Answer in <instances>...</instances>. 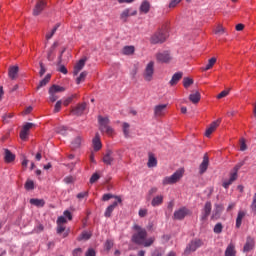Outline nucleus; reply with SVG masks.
<instances>
[{
    "label": "nucleus",
    "instance_id": "nucleus-1",
    "mask_svg": "<svg viewBox=\"0 0 256 256\" xmlns=\"http://www.w3.org/2000/svg\"><path fill=\"white\" fill-rule=\"evenodd\" d=\"M136 233L132 235V242L136 245H143L144 247H151L155 243V238L151 237L147 239V230L140 226H135Z\"/></svg>",
    "mask_w": 256,
    "mask_h": 256
},
{
    "label": "nucleus",
    "instance_id": "nucleus-2",
    "mask_svg": "<svg viewBox=\"0 0 256 256\" xmlns=\"http://www.w3.org/2000/svg\"><path fill=\"white\" fill-rule=\"evenodd\" d=\"M102 199L104 201H109V199H115V201L106 208L105 213H104V217H111V214L113 213V211H115V207H117V205H119V203H122V199L121 196H115L112 194H104Z\"/></svg>",
    "mask_w": 256,
    "mask_h": 256
},
{
    "label": "nucleus",
    "instance_id": "nucleus-3",
    "mask_svg": "<svg viewBox=\"0 0 256 256\" xmlns=\"http://www.w3.org/2000/svg\"><path fill=\"white\" fill-rule=\"evenodd\" d=\"M183 173H185V170L178 169L171 176L165 177L163 179V185H173L175 183H178V181H181V179L183 178Z\"/></svg>",
    "mask_w": 256,
    "mask_h": 256
},
{
    "label": "nucleus",
    "instance_id": "nucleus-4",
    "mask_svg": "<svg viewBox=\"0 0 256 256\" xmlns=\"http://www.w3.org/2000/svg\"><path fill=\"white\" fill-rule=\"evenodd\" d=\"M243 165H245V161H241L239 162L238 164L235 165L233 171L231 174H230V178L229 180H226L223 182V187L225 189H227V187H229V185H231L233 183V181H237V173L239 172V169H241L243 167Z\"/></svg>",
    "mask_w": 256,
    "mask_h": 256
},
{
    "label": "nucleus",
    "instance_id": "nucleus-5",
    "mask_svg": "<svg viewBox=\"0 0 256 256\" xmlns=\"http://www.w3.org/2000/svg\"><path fill=\"white\" fill-rule=\"evenodd\" d=\"M98 123L100 125V131L107 133V135H113V128L109 126L110 120L107 117H98Z\"/></svg>",
    "mask_w": 256,
    "mask_h": 256
},
{
    "label": "nucleus",
    "instance_id": "nucleus-6",
    "mask_svg": "<svg viewBox=\"0 0 256 256\" xmlns=\"http://www.w3.org/2000/svg\"><path fill=\"white\" fill-rule=\"evenodd\" d=\"M200 247H203V240L194 239L186 246L184 250V255H191V253H195V251Z\"/></svg>",
    "mask_w": 256,
    "mask_h": 256
},
{
    "label": "nucleus",
    "instance_id": "nucleus-7",
    "mask_svg": "<svg viewBox=\"0 0 256 256\" xmlns=\"http://www.w3.org/2000/svg\"><path fill=\"white\" fill-rule=\"evenodd\" d=\"M153 75H155V62L150 61L143 72V77L146 81H153Z\"/></svg>",
    "mask_w": 256,
    "mask_h": 256
},
{
    "label": "nucleus",
    "instance_id": "nucleus-8",
    "mask_svg": "<svg viewBox=\"0 0 256 256\" xmlns=\"http://www.w3.org/2000/svg\"><path fill=\"white\" fill-rule=\"evenodd\" d=\"M171 33V24L164 22L161 27V43H165L169 39Z\"/></svg>",
    "mask_w": 256,
    "mask_h": 256
},
{
    "label": "nucleus",
    "instance_id": "nucleus-9",
    "mask_svg": "<svg viewBox=\"0 0 256 256\" xmlns=\"http://www.w3.org/2000/svg\"><path fill=\"white\" fill-rule=\"evenodd\" d=\"M45 7H47V2H45L44 0H37L33 9L34 17L41 15Z\"/></svg>",
    "mask_w": 256,
    "mask_h": 256
},
{
    "label": "nucleus",
    "instance_id": "nucleus-10",
    "mask_svg": "<svg viewBox=\"0 0 256 256\" xmlns=\"http://www.w3.org/2000/svg\"><path fill=\"white\" fill-rule=\"evenodd\" d=\"M135 15H137V10H133L132 8H127L123 10L122 13L120 14V19L124 23H127V18L133 17Z\"/></svg>",
    "mask_w": 256,
    "mask_h": 256
},
{
    "label": "nucleus",
    "instance_id": "nucleus-11",
    "mask_svg": "<svg viewBox=\"0 0 256 256\" xmlns=\"http://www.w3.org/2000/svg\"><path fill=\"white\" fill-rule=\"evenodd\" d=\"M223 211H224V207L222 204H215L214 210L211 215V219L213 221H217V219H219L221 217Z\"/></svg>",
    "mask_w": 256,
    "mask_h": 256
},
{
    "label": "nucleus",
    "instance_id": "nucleus-12",
    "mask_svg": "<svg viewBox=\"0 0 256 256\" xmlns=\"http://www.w3.org/2000/svg\"><path fill=\"white\" fill-rule=\"evenodd\" d=\"M211 209V202H206L204 208L202 209L201 221H207V218L209 217V215H211Z\"/></svg>",
    "mask_w": 256,
    "mask_h": 256
},
{
    "label": "nucleus",
    "instance_id": "nucleus-13",
    "mask_svg": "<svg viewBox=\"0 0 256 256\" xmlns=\"http://www.w3.org/2000/svg\"><path fill=\"white\" fill-rule=\"evenodd\" d=\"M255 248V238L248 236L246 239V243L243 248L244 253H249V251H252V249Z\"/></svg>",
    "mask_w": 256,
    "mask_h": 256
},
{
    "label": "nucleus",
    "instance_id": "nucleus-14",
    "mask_svg": "<svg viewBox=\"0 0 256 256\" xmlns=\"http://www.w3.org/2000/svg\"><path fill=\"white\" fill-rule=\"evenodd\" d=\"M171 61H173L171 50H163L161 53V63H171Z\"/></svg>",
    "mask_w": 256,
    "mask_h": 256
},
{
    "label": "nucleus",
    "instance_id": "nucleus-15",
    "mask_svg": "<svg viewBox=\"0 0 256 256\" xmlns=\"http://www.w3.org/2000/svg\"><path fill=\"white\" fill-rule=\"evenodd\" d=\"M67 223V219L65 216H59L57 219V233L61 234L65 231V224Z\"/></svg>",
    "mask_w": 256,
    "mask_h": 256
},
{
    "label": "nucleus",
    "instance_id": "nucleus-16",
    "mask_svg": "<svg viewBox=\"0 0 256 256\" xmlns=\"http://www.w3.org/2000/svg\"><path fill=\"white\" fill-rule=\"evenodd\" d=\"M189 215V210L187 208H180L174 212V219H185Z\"/></svg>",
    "mask_w": 256,
    "mask_h": 256
},
{
    "label": "nucleus",
    "instance_id": "nucleus-17",
    "mask_svg": "<svg viewBox=\"0 0 256 256\" xmlns=\"http://www.w3.org/2000/svg\"><path fill=\"white\" fill-rule=\"evenodd\" d=\"M221 125V120H216L210 124V126L206 129L205 136L211 137V134Z\"/></svg>",
    "mask_w": 256,
    "mask_h": 256
},
{
    "label": "nucleus",
    "instance_id": "nucleus-18",
    "mask_svg": "<svg viewBox=\"0 0 256 256\" xmlns=\"http://www.w3.org/2000/svg\"><path fill=\"white\" fill-rule=\"evenodd\" d=\"M209 168V156L204 155L203 157V161L199 166V173L200 175H203V173H205V171H207V169Z\"/></svg>",
    "mask_w": 256,
    "mask_h": 256
},
{
    "label": "nucleus",
    "instance_id": "nucleus-19",
    "mask_svg": "<svg viewBox=\"0 0 256 256\" xmlns=\"http://www.w3.org/2000/svg\"><path fill=\"white\" fill-rule=\"evenodd\" d=\"M92 145L94 151H100L101 147H103V145L101 144V136L99 135V133L95 134V137L92 140Z\"/></svg>",
    "mask_w": 256,
    "mask_h": 256
},
{
    "label": "nucleus",
    "instance_id": "nucleus-20",
    "mask_svg": "<svg viewBox=\"0 0 256 256\" xmlns=\"http://www.w3.org/2000/svg\"><path fill=\"white\" fill-rule=\"evenodd\" d=\"M147 167L149 169H153V167H157V157H155V154H153L152 152L148 153Z\"/></svg>",
    "mask_w": 256,
    "mask_h": 256
},
{
    "label": "nucleus",
    "instance_id": "nucleus-21",
    "mask_svg": "<svg viewBox=\"0 0 256 256\" xmlns=\"http://www.w3.org/2000/svg\"><path fill=\"white\" fill-rule=\"evenodd\" d=\"M224 256H237V250L235 249V243L231 242L226 247Z\"/></svg>",
    "mask_w": 256,
    "mask_h": 256
},
{
    "label": "nucleus",
    "instance_id": "nucleus-22",
    "mask_svg": "<svg viewBox=\"0 0 256 256\" xmlns=\"http://www.w3.org/2000/svg\"><path fill=\"white\" fill-rule=\"evenodd\" d=\"M113 161H115V158H113V151L108 150L103 157V163H105V165H112Z\"/></svg>",
    "mask_w": 256,
    "mask_h": 256
},
{
    "label": "nucleus",
    "instance_id": "nucleus-23",
    "mask_svg": "<svg viewBox=\"0 0 256 256\" xmlns=\"http://www.w3.org/2000/svg\"><path fill=\"white\" fill-rule=\"evenodd\" d=\"M87 109V103L78 104L75 108L72 109L74 115H83V112Z\"/></svg>",
    "mask_w": 256,
    "mask_h": 256
},
{
    "label": "nucleus",
    "instance_id": "nucleus-24",
    "mask_svg": "<svg viewBox=\"0 0 256 256\" xmlns=\"http://www.w3.org/2000/svg\"><path fill=\"white\" fill-rule=\"evenodd\" d=\"M86 59H80L74 66L73 75H79V72L85 67Z\"/></svg>",
    "mask_w": 256,
    "mask_h": 256
},
{
    "label": "nucleus",
    "instance_id": "nucleus-25",
    "mask_svg": "<svg viewBox=\"0 0 256 256\" xmlns=\"http://www.w3.org/2000/svg\"><path fill=\"white\" fill-rule=\"evenodd\" d=\"M17 75H19V66H10L8 70V77L15 80L17 79Z\"/></svg>",
    "mask_w": 256,
    "mask_h": 256
},
{
    "label": "nucleus",
    "instance_id": "nucleus-26",
    "mask_svg": "<svg viewBox=\"0 0 256 256\" xmlns=\"http://www.w3.org/2000/svg\"><path fill=\"white\" fill-rule=\"evenodd\" d=\"M247 215V212L240 210L237 214V218H236V228L239 229L243 223V219H245Z\"/></svg>",
    "mask_w": 256,
    "mask_h": 256
},
{
    "label": "nucleus",
    "instance_id": "nucleus-27",
    "mask_svg": "<svg viewBox=\"0 0 256 256\" xmlns=\"http://www.w3.org/2000/svg\"><path fill=\"white\" fill-rule=\"evenodd\" d=\"M151 10V4L149 3V1L144 0L139 8L140 13H144V15H147V13H149V11Z\"/></svg>",
    "mask_w": 256,
    "mask_h": 256
},
{
    "label": "nucleus",
    "instance_id": "nucleus-28",
    "mask_svg": "<svg viewBox=\"0 0 256 256\" xmlns=\"http://www.w3.org/2000/svg\"><path fill=\"white\" fill-rule=\"evenodd\" d=\"M83 143V136H81V135H78V136H76L74 139H73V141H72V143H71V147H72V149H79L80 147H81V144Z\"/></svg>",
    "mask_w": 256,
    "mask_h": 256
},
{
    "label": "nucleus",
    "instance_id": "nucleus-29",
    "mask_svg": "<svg viewBox=\"0 0 256 256\" xmlns=\"http://www.w3.org/2000/svg\"><path fill=\"white\" fill-rule=\"evenodd\" d=\"M181 79H183V72L175 73L170 80V85H177Z\"/></svg>",
    "mask_w": 256,
    "mask_h": 256
},
{
    "label": "nucleus",
    "instance_id": "nucleus-30",
    "mask_svg": "<svg viewBox=\"0 0 256 256\" xmlns=\"http://www.w3.org/2000/svg\"><path fill=\"white\" fill-rule=\"evenodd\" d=\"M5 155H4V160L6 163H13L15 161V154H12L11 150L9 149H4Z\"/></svg>",
    "mask_w": 256,
    "mask_h": 256
},
{
    "label": "nucleus",
    "instance_id": "nucleus-31",
    "mask_svg": "<svg viewBox=\"0 0 256 256\" xmlns=\"http://www.w3.org/2000/svg\"><path fill=\"white\" fill-rule=\"evenodd\" d=\"M189 101H191V103L197 104L201 101V93L199 92H195L189 95Z\"/></svg>",
    "mask_w": 256,
    "mask_h": 256
},
{
    "label": "nucleus",
    "instance_id": "nucleus-32",
    "mask_svg": "<svg viewBox=\"0 0 256 256\" xmlns=\"http://www.w3.org/2000/svg\"><path fill=\"white\" fill-rule=\"evenodd\" d=\"M135 54V46H124L122 48V55H134Z\"/></svg>",
    "mask_w": 256,
    "mask_h": 256
},
{
    "label": "nucleus",
    "instance_id": "nucleus-33",
    "mask_svg": "<svg viewBox=\"0 0 256 256\" xmlns=\"http://www.w3.org/2000/svg\"><path fill=\"white\" fill-rule=\"evenodd\" d=\"M227 32V30L225 29V27H223V25L218 24L216 26V28L213 30V33L215 35H218V37H221V35H225V33Z\"/></svg>",
    "mask_w": 256,
    "mask_h": 256
},
{
    "label": "nucleus",
    "instance_id": "nucleus-34",
    "mask_svg": "<svg viewBox=\"0 0 256 256\" xmlns=\"http://www.w3.org/2000/svg\"><path fill=\"white\" fill-rule=\"evenodd\" d=\"M30 204L34 205L35 207H44L45 206V200L32 198V199H30Z\"/></svg>",
    "mask_w": 256,
    "mask_h": 256
},
{
    "label": "nucleus",
    "instance_id": "nucleus-35",
    "mask_svg": "<svg viewBox=\"0 0 256 256\" xmlns=\"http://www.w3.org/2000/svg\"><path fill=\"white\" fill-rule=\"evenodd\" d=\"M215 63H217V58H210L206 67L202 68V71H209V69H213V65H215Z\"/></svg>",
    "mask_w": 256,
    "mask_h": 256
},
{
    "label": "nucleus",
    "instance_id": "nucleus-36",
    "mask_svg": "<svg viewBox=\"0 0 256 256\" xmlns=\"http://www.w3.org/2000/svg\"><path fill=\"white\" fill-rule=\"evenodd\" d=\"M59 27H61V24H56L53 29L51 30V32H48L46 34V39L47 41H49V39H52L53 38V35H55V33H57V30L59 29Z\"/></svg>",
    "mask_w": 256,
    "mask_h": 256
},
{
    "label": "nucleus",
    "instance_id": "nucleus-37",
    "mask_svg": "<svg viewBox=\"0 0 256 256\" xmlns=\"http://www.w3.org/2000/svg\"><path fill=\"white\" fill-rule=\"evenodd\" d=\"M50 81H51V74H47L45 78L40 81L39 85L37 86V89H41V87H45V85H47V83H49Z\"/></svg>",
    "mask_w": 256,
    "mask_h": 256
},
{
    "label": "nucleus",
    "instance_id": "nucleus-38",
    "mask_svg": "<svg viewBox=\"0 0 256 256\" xmlns=\"http://www.w3.org/2000/svg\"><path fill=\"white\" fill-rule=\"evenodd\" d=\"M55 131L58 135H62L63 137H66L68 128L67 126H59L55 129Z\"/></svg>",
    "mask_w": 256,
    "mask_h": 256
},
{
    "label": "nucleus",
    "instance_id": "nucleus-39",
    "mask_svg": "<svg viewBox=\"0 0 256 256\" xmlns=\"http://www.w3.org/2000/svg\"><path fill=\"white\" fill-rule=\"evenodd\" d=\"M49 91L51 93H63V91H65V88L54 84L50 87Z\"/></svg>",
    "mask_w": 256,
    "mask_h": 256
},
{
    "label": "nucleus",
    "instance_id": "nucleus-40",
    "mask_svg": "<svg viewBox=\"0 0 256 256\" xmlns=\"http://www.w3.org/2000/svg\"><path fill=\"white\" fill-rule=\"evenodd\" d=\"M85 79H87V71H83L82 73H80L79 77L76 78L77 85L85 82Z\"/></svg>",
    "mask_w": 256,
    "mask_h": 256
},
{
    "label": "nucleus",
    "instance_id": "nucleus-41",
    "mask_svg": "<svg viewBox=\"0 0 256 256\" xmlns=\"http://www.w3.org/2000/svg\"><path fill=\"white\" fill-rule=\"evenodd\" d=\"M159 41H161V34L160 33L154 34L151 37L150 43H152V45H157V43H159Z\"/></svg>",
    "mask_w": 256,
    "mask_h": 256
},
{
    "label": "nucleus",
    "instance_id": "nucleus-42",
    "mask_svg": "<svg viewBox=\"0 0 256 256\" xmlns=\"http://www.w3.org/2000/svg\"><path fill=\"white\" fill-rule=\"evenodd\" d=\"M213 231H214V233H216V235H219V234L223 233V224H221V222L217 223L214 226Z\"/></svg>",
    "mask_w": 256,
    "mask_h": 256
},
{
    "label": "nucleus",
    "instance_id": "nucleus-43",
    "mask_svg": "<svg viewBox=\"0 0 256 256\" xmlns=\"http://www.w3.org/2000/svg\"><path fill=\"white\" fill-rule=\"evenodd\" d=\"M183 85H184L185 89H189V87H191V85H193V79H191L189 77H185L183 79Z\"/></svg>",
    "mask_w": 256,
    "mask_h": 256
},
{
    "label": "nucleus",
    "instance_id": "nucleus-44",
    "mask_svg": "<svg viewBox=\"0 0 256 256\" xmlns=\"http://www.w3.org/2000/svg\"><path fill=\"white\" fill-rule=\"evenodd\" d=\"M131 126L129 125V123L127 122H124L123 125H122V129H123V134L125 137H129V128Z\"/></svg>",
    "mask_w": 256,
    "mask_h": 256
},
{
    "label": "nucleus",
    "instance_id": "nucleus-45",
    "mask_svg": "<svg viewBox=\"0 0 256 256\" xmlns=\"http://www.w3.org/2000/svg\"><path fill=\"white\" fill-rule=\"evenodd\" d=\"M99 179H101V176L98 173H94L91 177H90V183H97V181H99Z\"/></svg>",
    "mask_w": 256,
    "mask_h": 256
},
{
    "label": "nucleus",
    "instance_id": "nucleus-46",
    "mask_svg": "<svg viewBox=\"0 0 256 256\" xmlns=\"http://www.w3.org/2000/svg\"><path fill=\"white\" fill-rule=\"evenodd\" d=\"M64 219H68V221H73V214L69 210H65L63 212Z\"/></svg>",
    "mask_w": 256,
    "mask_h": 256
},
{
    "label": "nucleus",
    "instance_id": "nucleus-47",
    "mask_svg": "<svg viewBox=\"0 0 256 256\" xmlns=\"http://www.w3.org/2000/svg\"><path fill=\"white\" fill-rule=\"evenodd\" d=\"M159 205H161V197L157 196L152 200V206L159 207Z\"/></svg>",
    "mask_w": 256,
    "mask_h": 256
},
{
    "label": "nucleus",
    "instance_id": "nucleus-48",
    "mask_svg": "<svg viewBox=\"0 0 256 256\" xmlns=\"http://www.w3.org/2000/svg\"><path fill=\"white\" fill-rule=\"evenodd\" d=\"M230 93V90L227 89V90H224L222 92H220L218 95H217V99H223L225 97H227V95H229Z\"/></svg>",
    "mask_w": 256,
    "mask_h": 256
},
{
    "label": "nucleus",
    "instance_id": "nucleus-49",
    "mask_svg": "<svg viewBox=\"0 0 256 256\" xmlns=\"http://www.w3.org/2000/svg\"><path fill=\"white\" fill-rule=\"evenodd\" d=\"M33 127H35V124L28 122V123H26V124L23 126L22 130H23V131H26L27 133H29V130H30V129H33Z\"/></svg>",
    "mask_w": 256,
    "mask_h": 256
},
{
    "label": "nucleus",
    "instance_id": "nucleus-50",
    "mask_svg": "<svg viewBox=\"0 0 256 256\" xmlns=\"http://www.w3.org/2000/svg\"><path fill=\"white\" fill-rule=\"evenodd\" d=\"M61 105H63V102L61 100L56 102L54 106V113H59V111H61Z\"/></svg>",
    "mask_w": 256,
    "mask_h": 256
},
{
    "label": "nucleus",
    "instance_id": "nucleus-51",
    "mask_svg": "<svg viewBox=\"0 0 256 256\" xmlns=\"http://www.w3.org/2000/svg\"><path fill=\"white\" fill-rule=\"evenodd\" d=\"M57 99H59V97L57 95H55V92H51L49 90V100L52 102V103H55V101H57Z\"/></svg>",
    "mask_w": 256,
    "mask_h": 256
},
{
    "label": "nucleus",
    "instance_id": "nucleus-52",
    "mask_svg": "<svg viewBox=\"0 0 256 256\" xmlns=\"http://www.w3.org/2000/svg\"><path fill=\"white\" fill-rule=\"evenodd\" d=\"M104 247H105L106 251H111V249L113 248L112 240H107L104 244Z\"/></svg>",
    "mask_w": 256,
    "mask_h": 256
},
{
    "label": "nucleus",
    "instance_id": "nucleus-53",
    "mask_svg": "<svg viewBox=\"0 0 256 256\" xmlns=\"http://www.w3.org/2000/svg\"><path fill=\"white\" fill-rule=\"evenodd\" d=\"M39 65H40L39 75L40 77H43L47 72V69H45V65H43V62H40Z\"/></svg>",
    "mask_w": 256,
    "mask_h": 256
},
{
    "label": "nucleus",
    "instance_id": "nucleus-54",
    "mask_svg": "<svg viewBox=\"0 0 256 256\" xmlns=\"http://www.w3.org/2000/svg\"><path fill=\"white\" fill-rule=\"evenodd\" d=\"M182 0H171L169 3V9H174V7H177L181 3Z\"/></svg>",
    "mask_w": 256,
    "mask_h": 256
},
{
    "label": "nucleus",
    "instance_id": "nucleus-55",
    "mask_svg": "<svg viewBox=\"0 0 256 256\" xmlns=\"http://www.w3.org/2000/svg\"><path fill=\"white\" fill-rule=\"evenodd\" d=\"M13 113H8V114H5L2 119L4 121V123H9V119H13Z\"/></svg>",
    "mask_w": 256,
    "mask_h": 256
},
{
    "label": "nucleus",
    "instance_id": "nucleus-56",
    "mask_svg": "<svg viewBox=\"0 0 256 256\" xmlns=\"http://www.w3.org/2000/svg\"><path fill=\"white\" fill-rule=\"evenodd\" d=\"M34 185L35 184L33 183V181L29 180L25 183V189H27V191H31V189H33Z\"/></svg>",
    "mask_w": 256,
    "mask_h": 256
},
{
    "label": "nucleus",
    "instance_id": "nucleus-57",
    "mask_svg": "<svg viewBox=\"0 0 256 256\" xmlns=\"http://www.w3.org/2000/svg\"><path fill=\"white\" fill-rule=\"evenodd\" d=\"M74 97H77V95L74 94V95L68 97V98L63 102V105H64L65 107H67V106L73 101V98H74Z\"/></svg>",
    "mask_w": 256,
    "mask_h": 256
},
{
    "label": "nucleus",
    "instance_id": "nucleus-58",
    "mask_svg": "<svg viewBox=\"0 0 256 256\" xmlns=\"http://www.w3.org/2000/svg\"><path fill=\"white\" fill-rule=\"evenodd\" d=\"M240 151H247V144L243 138L240 140Z\"/></svg>",
    "mask_w": 256,
    "mask_h": 256
},
{
    "label": "nucleus",
    "instance_id": "nucleus-59",
    "mask_svg": "<svg viewBox=\"0 0 256 256\" xmlns=\"http://www.w3.org/2000/svg\"><path fill=\"white\" fill-rule=\"evenodd\" d=\"M27 135H29V132L22 129L20 132V139H22V141L27 140Z\"/></svg>",
    "mask_w": 256,
    "mask_h": 256
},
{
    "label": "nucleus",
    "instance_id": "nucleus-60",
    "mask_svg": "<svg viewBox=\"0 0 256 256\" xmlns=\"http://www.w3.org/2000/svg\"><path fill=\"white\" fill-rule=\"evenodd\" d=\"M58 66H60V67L58 68V71H59L60 73H63V75H67L68 71H67V68L65 67V65H61V63H60Z\"/></svg>",
    "mask_w": 256,
    "mask_h": 256
},
{
    "label": "nucleus",
    "instance_id": "nucleus-61",
    "mask_svg": "<svg viewBox=\"0 0 256 256\" xmlns=\"http://www.w3.org/2000/svg\"><path fill=\"white\" fill-rule=\"evenodd\" d=\"M251 209H252L254 215H256V194L253 197V201H252V204H251Z\"/></svg>",
    "mask_w": 256,
    "mask_h": 256
},
{
    "label": "nucleus",
    "instance_id": "nucleus-62",
    "mask_svg": "<svg viewBox=\"0 0 256 256\" xmlns=\"http://www.w3.org/2000/svg\"><path fill=\"white\" fill-rule=\"evenodd\" d=\"M75 181V178H73V176H68L64 178V183H66L67 185H69L70 183H73Z\"/></svg>",
    "mask_w": 256,
    "mask_h": 256
},
{
    "label": "nucleus",
    "instance_id": "nucleus-63",
    "mask_svg": "<svg viewBox=\"0 0 256 256\" xmlns=\"http://www.w3.org/2000/svg\"><path fill=\"white\" fill-rule=\"evenodd\" d=\"M85 256H96L95 249L89 248V249L86 251Z\"/></svg>",
    "mask_w": 256,
    "mask_h": 256
},
{
    "label": "nucleus",
    "instance_id": "nucleus-64",
    "mask_svg": "<svg viewBox=\"0 0 256 256\" xmlns=\"http://www.w3.org/2000/svg\"><path fill=\"white\" fill-rule=\"evenodd\" d=\"M81 253H83V250L81 248H76L73 251V256H81Z\"/></svg>",
    "mask_w": 256,
    "mask_h": 256
}]
</instances>
